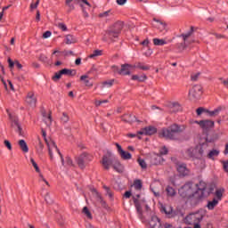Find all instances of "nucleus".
Listing matches in <instances>:
<instances>
[{"instance_id":"nucleus-1","label":"nucleus","mask_w":228,"mask_h":228,"mask_svg":"<svg viewBox=\"0 0 228 228\" xmlns=\"http://www.w3.org/2000/svg\"><path fill=\"white\" fill-rule=\"evenodd\" d=\"M186 130V126L173 124L168 127H164L159 133L160 138H165V140H179V134Z\"/></svg>"},{"instance_id":"nucleus-2","label":"nucleus","mask_w":228,"mask_h":228,"mask_svg":"<svg viewBox=\"0 0 228 228\" xmlns=\"http://www.w3.org/2000/svg\"><path fill=\"white\" fill-rule=\"evenodd\" d=\"M122 29H124V22L122 21L115 22L106 30L105 38L111 40V42H115V38H118V37H120V33H122Z\"/></svg>"},{"instance_id":"nucleus-3","label":"nucleus","mask_w":228,"mask_h":228,"mask_svg":"<svg viewBox=\"0 0 228 228\" xmlns=\"http://www.w3.org/2000/svg\"><path fill=\"white\" fill-rule=\"evenodd\" d=\"M208 147V143H203L200 146H196L195 148L191 147L186 150L185 155L188 159H202V156H204V149Z\"/></svg>"},{"instance_id":"nucleus-4","label":"nucleus","mask_w":228,"mask_h":228,"mask_svg":"<svg viewBox=\"0 0 228 228\" xmlns=\"http://www.w3.org/2000/svg\"><path fill=\"white\" fill-rule=\"evenodd\" d=\"M93 159L94 156L87 152H83L82 154L75 158V161L81 170H85L88 163H90V161H92Z\"/></svg>"},{"instance_id":"nucleus-5","label":"nucleus","mask_w":228,"mask_h":228,"mask_svg":"<svg viewBox=\"0 0 228 228\" xmlns=\"http://www.w3.org/2000/svg\"><path fill=\"white\" fill-rule=\"evenodd\" d=\"M204 218V215L202 212H195V213H191L189 214L184 221L187 225H193V224H200L202 222V219Z\"/></svg>"},{"instance_id":"nucleus-6","label":"nucleus","mask_w":228,"mask_h":228,"mask_svg":"<svg viewBox=\"0 0 228 228\" xmlns=\"http://www.w3.org/2000/svg\"><path fill=\"white\" fill-rule=\"evenodd\" d=\"M220 111H222V107H218V108L215 109L214 110H207L204 107H200L196 110V113H197L198 117H200V115H202V113H208V115L209 117H216V115H218L220 113Z\"/></svg>"},{"instance_id":"nucleus-7","label":"nucleus","mask_w":228,"mask_h":228,"mask_svg":"<svg viewBox=\"0 0 228 228\" xmlns=\"http://www.w3.org/2000/svg\"><path fill=\"white\" fill-rule=\"evenodd\" d=\"M202 95V86L196 85L189 91V97L191 101L199 99Z\"/></svg>"},{"instance_id":"nucleus-8","label":"nucleus","mask_w":228,"mask_h":228,"mask_svg":"<svg viewBox=\"0 0 228 228\" xmlns=\"http://www.w3.org/2000/svg\"><path fill=\"white\" fill-rule=\"evenodd\" d=\"M161 213H165L167 218H175L177 216V211L174 210V208L169 205H161Z\"/></svg>"},{"instance_id":"nucleus-9","label":"nucleus","mask_w":228,"mask_h":228,"mask_svg":"<svg viewBox=\"0 0 228 228\" xmlns=\"http://www.w3.org/2000/svg\"><path fill=\"white\" fill-rule=\"evenodd\" d=\"M193 186V183L187 182L183 186H182L179 190V193L181 197L186 198L190 197V194L191 193V188Z\"/></svg>"},{"instance_id":"nucleus-10","label":"nucleus","mask_w":228,"mask_h":228,"mask_svg":"<svg viewBox=\"0 0 228 228\" xmlns=\"http://www.w3.org/2000/svg\"><path fill=\"white\" fill-rule=\"evenodd\" d=\"M193 31H194V28L191 27L190 31H188L185 34H182L180 36L183 38V42L182 44H180V45H178L179 49H182V51H184V49H186L188 47V43H186V40H188V38H190L191 35H193Z\"/></svg>"},{"instance_id":"nucleus-11","label":"nucleus","mask_w":228,"mask_h":228,"mask_svg":"<svg viewBox=\"0 0 228 228\" xmlns=\"http://www.w3.org/2000/svg\"><path fill=\"white\" fill-rule=\"evenodd\" d=\"M140 194H137L136 197H133L134 204L139 218L142 220L143 218V209L142 208V204L140 203Z\"/></svg>"},{"instance_id":"nucleus-12","label":"nucleus","mask_w":228,"mask_h":228,"mask_svg":"<svg viewBox=\"0 0 228 228\" xmlns=\"http://www.w3.org/2000/svg\"><path fill=\"white\" fill-rule=\"evenodd\" d=\"M200 127L203 131H209V129H213V127H215V121L209 119L200 120Z\"/></svg>"},{"instance_id":"nucleus-13","label":"nucleus","mask_w":228,"mask_h":228,"mask_svg":"<svg viewBox=\"0 0 228 228\" xmlns=\"http://www.w3.org/2000/svg\"><path fill=\"white\" fill-rule=\"evenodd\" d=\"M158 133V128L156 126H146L138 132V134H145L146 136H152Z\"/></svg>"},{"instance_id":"nucleus-14","label":"nucleus","mask_w":228,"mask_h":228,"mask_svg":"<svg viewBox=\"0 0 228 228\" xmlns=\"http://www.w3.org/2000/svg\"><path fill=\"white\" fill-rule=\"evenodd\" d=\"M176 170L182 177H186V175H190V169L186 167V164H177L176 165Z\"/></svg>"},{"instance_id":"nucleus-15","label":"nucleus","mask_w":228,"mask_h":228,"mask_svg":"<svg viewBox=\"0 0 228 228\" xmlns=\"http://www.w3.org/2000/svg\"><path fill=\"white\" fill-rule=\"evenodd\" d=\"M117 149H118V152L119 154V156H121L122 159H131V158H133V156L131 155V153H129V151H126L122 149V146L120 144H118V142L115 143Z\"/></svg>"},{"instance_id":"nucleus-16","label":"nucleus","mask_w":228,"mask_h":228,"mask_svg":"<svg viewBox=\"0 0 228 228\" xmlns=\"http://www.w3.org/2000/svg\"><path fill=\"white\" fill-rule=\"evenodd\" d=\"M153 26L154 28H158L160 33H163L164 31H167V23L161 20L153 19Z\"/></svg>"},{"instance_id":"nucleus-17","label":"nucleus","mask_w":228,"mask_h":228,"mask_svg":"<svg viewBox=\"0 0 228 228\" xmlns=\"http://www.w3.org/2000/svg\"><path fill=\"white\" fill-rule=\"evenodd\" d=\"M132 69H134V66L131 64H123L121 65V69L118 71V74L121 76H130Z\"/></svg>"},{"instance_id":"nucleus-18","label":"nucleus","mask_w":228,"mask_h":228,"mask_svg":"<svg viewBox=\"0 0 228 228\" xmlns=\"http://www.w3.org/2000/svg\"><path fill=\"white\" fill-rule=\"evenodd\" d=\"M26 102L32 108H35V106H37V97H35V93L33 92L28 93L26 97Z\"/></svg>"},{"instance_id":"nucleus-19","label":"nucleus","mask_w":228,"mask_h":228,"mask_svg":"<svg viewBox=\"0 0 228 228\" xmlns=\"http://www.w3.org/2000/svg\"><path fill=\"white\" fill-rule=\"evenodd\" d=\"M113 163H115V159H110L108 156L102 157V165L105 170H110V167H113Z\"/></svg>"},{"instance_id":"nucleus-20","label":"nucleus","mask_w":228,"mask_h":228,"mask_svg":"<svg viewBox=\"0 0 228 228\" xmlns=\"http://www.w3.org/2000/svg\"><path fill=\"white\" fill-rule=\"evenodd\" d=\"M150 227L151 228H162L161 227V220L159 219L157 216H152L150 220Z\"/></svg>"},{"instance_id":"nucleus-21","label":"nucleus","mask_w":228,"mask_h":228,"mask_svg":"<svg viewBox=\"0 0 228 228\" xmlns=\"http://www.w3.org/2000/svg\"><path fill=\"white\" fill-rule=\"evenodd\" d=\"M112 168L118 172V174H124V165H122V163H120V161L114 159V162L112 164Z\"/></svg>"},{"instance_id":"nucleus-22","label":"nucleus","mask_w":228,"mask_h":228,"mask_svg":"<svg viewBox=\"0 0 228 228\" xmlns=\"http://www.w3.org/2000/svg\"><path fill=\"white\" fill-rule=\"evenodd\" d=\"M6 112L8 114L9 119L12 122V127H17V126L20 125L19 123V118H17V116L12 115V113H10V110L8 109L6 110Z\"/></svg>"},{"instance_id":"nucleus-23","label":"nucleus","mask_w":228,"mask_h":228,"mask_svg":"<svg viewBox=\"0 0 228 228\" xmlns=\"http://www.w3.org/2000/svg\"><path fill=\"white\" fill-rule=\"evenodd\" d=\"M123 122H127L131 124L133 122H136V116L133 114H125L122 116Z\"/></svg>"},{"instance_id":"nucleus-24","label":"nucleus","mask_w":228,"mask_h":228,"mask_svg":"<svg viewBox=\"0 0 228 228\" xmlns=\"http://www.w3.org/2000/svg\"><path fill=\"white\" fill-rule=\"evenodd\" d=\"M183 110V107L181 106V104H179V102H173L170 105V112L171 113H177L179 111H181Z\"/></svg>"},{"instance_id":"nucleus-25","label":"nucleus","mask_w":228,"mask_h":228,"mask_svg":"<svg viewBox=\"0 0 228 228\" xmlns=\"http://www.w3.org/2000/svg\"><path fill=\"white\" fill-rule=\"evenodd\" d=\"M18 145L20 151H22V152H29V148L28 147V143L23 139L18 142Z\"/></svg>"},{"instance_id":"nucleus-26","label":"nucleus","mask_w":228,"mask_h":228,"mask_svg":"<svg viewBox=\"0 0 228 228\" xmlns=\"http://www.w3.org/2000/svg\"><path fill=\"white\" fill-rule=\"evenodd\" d=\"M199 191H201L202 195H204V191H206V188H208V184L204 181H200L199 183L196 184Z\"/></svg>"},{"instance_id":"nucleus-27","label":"nucleus","mask_w":228,"mask_h":228,"mask_svg":"<svg viewBox=\"0 0 228 228\" xmlns=\"http://www.w3.org/2000/svg\"><path fill=\"white\" fill-rule=\"evenodd\" d=\"M80 81H83L84 85H86V86H88L89 88H92V86H94V84L91 83L88 79V75H82L80 77Z\"/></svg>"},{"instance_id":"nucleus-28","label":"nucleus","mask_w":228,"mask_h":228,"mask_svg":"<svg viewBox=\"0 0 228 228\" xmlns=\"http://www.w3.org/2000/svg\"><path fill=\"white\" fill-rule=\"evenodd\" d=\"M216 206H218V200L216 199H214L212 201H208L207 204V208L209 211H213Z\"/></svg>"},{"instance_id":"nucleus-29","label":"nucleus","mask_w":228,"mask_h":228,"mask_svg":"<svg viewBox=\"0 0 228 228\" xmlns=\"http://www.w3.org/2000/svg\"><path fill=\"white\" fill-rule=\"evenodd\" d=\"M132 81H138L139 83H143L147 79V75L138 76L133 75L131 77Z\"/></svg>"},{"instance_id":"nucleus-30","label":"nucleus","mask_w":228,"mask_h":228,"mask_svg":"<svg viewBox=\"0 0 228 228\" xmlns=\"http://www.w3.org/2000/svg\"><path fill=\"white\" fill-rule=\"evenodd\" d=\"M134 69H140V70H151V66L145 65L142 62H137Z\"/></svg>"},{"instance_id":"nucleus-31","label":"nucleus","mask_w":228,"mask_h":228,"mask_svg":"<svg viewBox=\"0 0 228 228\" xmlns=\"http://www.w3.org/2000/svg\"><path fill=\"white\" fill-rule=\"evenodd\" d=\"M94 191L96 193V200L97 202H100V204L102 206V208H106V201L102 199V196L99 192H97V190L94 189Z\"/></svg>"},{"instance_id":"nucleus-32","label":"nucleus","mask_w":228,"mask_h":228,"mask_svg":"<svg viewBox=\"0 0 228 228\" xmlns=\"http://www.w3.org/2000/svg\"><path fill=\"white\" fill-rule=\"evenodd\" d=\"M61 74H62V76H76V70L69 69H63L61 70Z\"/></svg>"},{"instance_id":"nucleus-33","label":"nucleus","mask_w":228,"mask_h":228,"mask_svg":"<svg viewBox=\"0 0 228 228\" xmlns=\"http://www.w3.org/2000/svg\"><path fill=\"white\" fill-rule=\"evenodd\" d=\"M220 154V151L218 150H212L208 152V159H215Z\"/></svg>"},{"instance_id":"nucleus-34","label":"nucleus","mask_w":228,"mask_h":228,"mask_svg":"<svg viewBox=\"0 0 228 228\" xmlns=\"http://www.w3.org/2000/svg\"><path fill=\"white\" fill-rule=\"evenodd\" d=\"M52 145L53 147V149H55L61 158V165L63 167H65V159H63V155L61 154V152L60 151V149H58V146H56V142H52Z\"/></svg>"},{"instance_id":"nucleus-35","label":"nucleus","mask_w":228,"mask_h":228,"mask_svg":"<svg viewBox=\"0 0 228 228\" xmlns=\"http://www.w3.org/2000/svg\"><path fill=\"white\" fill-rule=\"evenodd\" d=\"M134 190H142L143 188V183H142V180L136 179L134 181Z\"/></svg>"},{"instance_id":"nucleus-36","label":"nucleus","mask_w":228,"mask_h":228,"mask_svg":"<svg viewBox=\"0 0 228 228\" xmlns=\"http://www.w3.org/2000/svg\"><path fill=\"white\" fill-rule=\"evenodd\" d=\"M166 191L167 197H175V189H174L172 186H167L166 188Z\"/></svg>"},{"instance_id":"nucleus-37","label":"nucleus","mask_w":228,"mask_h":228,"mask_svg":"<svg viewBox=\"0 0 228 228\" xmlns=\"http://www.w3.org/2000/svg\"><path fill=\"white\" fill-rule=\"evenodd\" d=\"M153 44L155 45H166V44H168V42H167L165 39L153 38Z\"/></svg>"},{"instance_id":"nucleus-38","label":"nucleus","mask_w":228,"mask_h":228,"mask_svg":"<svg viewBox=\"0 0 228 228\" xmlns=\"http://www.w3.org/2000/svg\"><path fill=\"white\" fill-rule=\"evenodd\" d=\"M137 162L142 170H147V162L143 159H138Z\"/></svg>"},{"instance_id":"nucleus-39","label":"nucleus","mask_w":228,"mask_h":228,"mask_svg":"<svg viewBox=\"0 0 228 228\" xmlns=\"http://www.w3.org/2000/svg\"><path fill=\"white\" fill-rule=\"evenodd\" d=\"M97 56H102V52L101 50H94L93 53L89 55V58H95Z\"/></svg>"},{"instance_id":"nucleus-40","label":"nucleus","mask_w":228,"mask_h":228,"mask_svg":"<svg viewBox=\"0 0 228 228\" xmlns=\"http://www.w3.org/2000/svg\"><path fill=\"white\" fill-rule=\"evenodd\" d=\"M30 163L32 164V167H34L36 172L40 174V167H38V164H37L34 159H30Z\"/></svg>"},{"instance_id":"nucleus-41","label":"nucleus","mask_w":228,"mask_h":228,"mask_svg":"<svg viewBox=\"0 0 228 228\" xmlns=\"http://www.w3.org/2000/svg\"><path fill=\"white\" fill-rule=\"evenodd\" d=\"M53 54H55L57 60H61V57L65 55L63 52H60L58 50L53 51Z\"/></svg>"},{"instance_id":"nucleus-42","label":"nucleus","mask_w":228,"mask_h":228,"mask_svg":"<svg viewBox=\"0 0 228 228\" xmlns=\"http://www.w3.org/2000/svg\"><path fill=\"white\" fill-rule=\"evenodd\" d=\"M83 213L87 216V218H89L90 220H92V213H91L90 210L88 209V207H84V208H83Z\"/></svg>"},{"instance_id":"nucleus-43","label":"nucleus","mask_w":228,"mask_h":228,"mask_svg":"<svg viewBox=\"0 0 228 228\" xmlns=\"http://www.w3.org/2000/svg\"><path fill=\"white\" fill-rule=\"evenodd\" d=\"M110 15H113V12L111 10H108L106 12H103L102 13L99 14V17L102 18V17H110Z\"/></svg>"},{"instance_id":"nucleus-44","label":"nucleus","mask_w":228,"mask_h":228,"mask_svg":"<svg viewBox=\"0 0 228 228\" xmlns=\"http://www.w3.org/2000/svg\"><path fill=\"white\" fill-rule=\"evenodd\" d=\"M37 151L38 152V154H42V152H44V144L40 141L38 142V144L37 146Z\"/></svg>"},{"instance_id":"nucleus-45","label":"nucleus","mask_w":228,"mask_h":228,"mask_svg":"<svg viewBox=\"0 0 228 228\" xmlns=\"http://www.w3.org/2000/svg\"><path fill=\"white\" fill-rule=\"evenodd\" d=\"M39 61H42L43 63H47V61H49V59L47 58V56L44 53H41L39 55V58H38Z\"/></svg>"},{"instance_id":"nucleus-46","label":"nucleus","mask_w":228,"mask_h":228,"mask_svg":"<svg viewBox=\"0 0 228 228\" xmlns=\"http://www.w3.org/2000/svg\"><path fill=\"white\" fill-rule=\"evenodd\" d=\"M167 154H168V148H167V146H163V147L159 150V155H160V156H167Z\"/></svg>"},{"instance_id":"nucleus-47","label":"nucleus","mask_w":228,"mask_h":228,"mask_svg":"<svg viewBox=\"0 0 228 228\" xmlns=\"http://www.w3.org/2000/svg\"><path fill=\"white\" fill-rule=\"evenodd\" d=\"M108 197H110V199H113V192L111 191V190L110 189V187L104 185L103 186Z\"/></svg>"},{"instance_id":"nucleus-48","label":"nucleus","mask_w":228,"mask_h":228,"mask_svg":"<svg viewBox=\"0 0 228 228\" xmlns=\"http://www.w3.org/2000/svg\"><path fill=\"white\" fill-rule=\"evenodd\" d=\"M39 4H40V0H37L36 3H31L30 10H37V8H38Z\"/></svg>"},{"instance_id":"nucleus-49","label":"nucleus","mask_w":228,"mask_h":228,"mask_svg":"<svg viewBox=\"0 0 228 228\" xmlns=\"http://www.w3.org/2000/svg\"><path fill=\"white\" fill-rule=\"evenodd\" d=\"M16 129V133H18V134L20 136H24V132L22 131V126H20V125H18Z\"/></svg>"},{"instance_id":"nucleus-50","label":"nucleus","mask_w":228,"mask_h":228,"mask_svg":"<svg viewBox=\"0 0 228 228\" xmlns=\"http://www.w3.org/2000/svg\"><path fill=\"white\" fill-rule=\"evenodd\" d=\"M216 197L217 198V200H222L223 191L222 190H217L216 191Z\"/></svg>"},{"instance_id":"nucleus-51","label":"nucleus","mask_w":228,"mask_h":228,"mask_svg":"<svg viewBox=\"0 0 228 228\" xmlns=\"http://www.w3.org/2000/svg\"><path fill=\"white\" fill-rule=\"evenodd\" d=\"M61 122H63L64 124H67V122H69V115H67V113L65 112L62 113Z\"/></svg>"},{"instance_id":"nucleus-52","label":"nucleus","mask_w":228,"mask_h":228,"mask_svg":"<svg viewBox=\"0 0 228 228\" xmlns=\"http://www.w3.org/2000/svg\"><path fill=\"white\" fill-rule=\"evenodd\" d=\"M66 165L68 167H74V163H73L72 159L70 157H66Z\"/></svg>"},{"instance_id":"nucleus-53","label":"nucleus","mask_w":228,"mask_h":228,"mask_svg":"<svg viewBox=\"0 0 228 228\" xmlns=\"http://www.w3.org/2000/svg\"><path fill=\"white\" fill-rule=\"evenodd\" d=\"M4 145L8 149V151H12V142H10V141L4 140Z\"/></svg>"},{"instance_id":"nucleus-54","label":"nucleus","mask_w":228,"mask_h":228,"mask_svg":"<svg viewBox=\"0 0 228 228\" xmlns=\"http://www.w3.org/2000/svg\"><path fill=\"white\" fill-rule=\"evenodd\" d=\"M113 83H115L114 79L109 80V81H104L102 83L103 86H113Z\"/></svg>"},{"instance_id":"nucleus-55","label":"nucleus","mask_w":228,"mask_h":228,"mask_svg":"<svg viewBox=\"0 0 228 228\" xmlns=\"http://www.w3.org/2000/svg\"><path fill=\"white\" fill-rule=\"evenodd\" d=\"M62 76L61 70L55 73V76L53 77V81H56V79H61Z\"/></svg>"},{"instance_id":"nucleus-56","label":"nucleus","mask_w":228,"mask_h":228,"mask_svg":"<svg viewBox=\"0 0 228 228\" xmlns=\"http://www.w3.org/2000/svg\"><path fill=\"white\" fill-rule=\"evenodd\" d=\"M58 28L61 29V31H67V25H65L64 23H59Z\"/></svg>"},{"instance_id":"nucleus-57","label":"nucleus","mask_w":228,"mask_h":228,"mask_svg":"<svg viewBox=\"0 0 228 228\" xmlns=\"http://www.w3.org/2000/svg\"><path fill=\"white\" fill-rule=\"evenodd\" d=\"M66 6L69 7V10H68L69 12H72V10H75V8H76V7L74 6V4H70V3L66 4Z\"/></svg>"},{"instance_id":"nucleus-58","label":"nucleus","mask_w":228,"mask_h":228,"mask_svg":"<svg viewBox=\"0 0 228 228\" xmlns=\"http://www.w3.org/2000/svg\"><path fill=\"white\" fill-rule=\"evenodd\" d=\"M51 35H53V33L51 31L47 30L43 34V38H49L51 37Z\"/></svg>"},{"instance_id":"nucleus-59","label":"nucleus","mask_w":228,"mask_h":228,"mask_svg":"<svg viewBox=\"0 0 228 228\" xmlns=\"http://www.w3.org/2000/svg\"><path fill=\"white\" fill-rule=\"evenodd\" d=\"M66 44H68V45L72 44V36L71 35H68L66 37Z\"/></svg>"},{"instance_id":"nucleus-60","label":"nucleus","mask_w":228,"mask_h":228,"mask_svg":"<svg viewBox=\"0 0 228 228\" xmlns=\"http://www.w3.org/2000/svg\"><path fill=\"white\" fill-rule=\"evenodd\" d=\"M8 63H9V68L12 69L13 67H15V61L13 62V61H12V59H8L7 60Z\"/></svg>"},{"instance_id":"nucleus-61","label":"nucleus","mask_w":228,"mask_h":228,"mask_svg":"<svg viewBox=\"0 0 228 228\" xmlns=\"http://www.w3.org/2000/svg\"><path fill=\"white\" fill-rule=\"evenodd\" d=\"M220 81H222V84L224 85V86H225V88L228 89V78L224 80V78H219Z\"/></svg>"},{"instance_id":"nucleus-62","label":"nucleus","mask_w":228,"mask_h":228,"mask_svg":"<svg viewBox=\"0 0 228 228\" xmlns=\"http://www.w3.org/2000/svg\"><path fill=\"white\" fill-rule=\"evenodd\" d=\"M131 191H126L125 193H124V197L125 199H131Z\"/></svg>"},{"instance_id":"nucleus-63","label":"nucleus","mask_w":228,"mask_h":228,"mask_svg":"<svg viewBox=\"0 0 228 228\" xmlns=\"http://www.w3.org/2000/svg\"><path fill=\"white\" fill-rule=\"evenodd\" d=\"M224 172H228V160L224 162Z\"/></svg>"},{"instance_id":"nucleus-64","label":"nucleus","mask_w":228,"mask_h":228,"mask_svg":"<svg viewBox=\"0 0 228 228\" xmlns=\"http://www.w3.org/2000/svg\"><path fill=\"white\" fill-rule=\"evenodd\" d=\"M164 228H174V225H172L171 224L166 223L164 224Z\"/></svg>"}]
</instances>
